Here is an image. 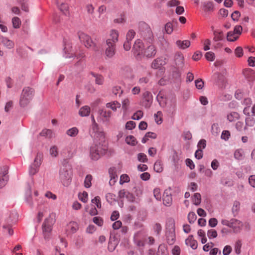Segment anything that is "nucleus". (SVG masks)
Masks as SVG:
<instances>
[{"instance_id": "1", "label": "nucleus", "mask_w": 255, "mask_h": 255, "mask_svg": "<svg viewBox=\"0 0 255 255\" xmlns=\"http://www.w3.org/2000/svg\"><path fill=\"white\" fill-rule=\"evenodd\" d=\"M59 179L64 186H68L71 183L72 176V168L67 160H63L59 169Z\"/></svg>"}, {"instance_id": "2", "label": "nucleus", "mask_w": 255, "mask_h": 255, "mask_svg": "<svg viewBox=\"0 0 255 255\" xmlns=\"http://www.w3.org/2000/svg\"><path fill=\"white\" fill-rule=\"evenodd\" d=\"M56 221V215L52 213L46 218L42 225V235L44 239L48 241L50 239L53 226Z\"/></svg>"}, {"instance_id": "3", "label": "nucleus", "mask_w": 255, "mask_h": 255, "mask_svg": "<svg viewBox=\"0 0 255 255\" xmlns=\"http://www.w3.org/2000/svg\"><path fill=\"white\" fill-rule=\"evenodd\" d=\"M34 90L29 87H25L21 93L19 105L22 107H26L32 100L34 96Z\"/></svg>"}, {"instance_id": "4", "label": "nucleus", "mask_w": 255, "mask_h": 255, "mask_svg": "<svg viewBox=\"0 0 255 255\" xmlns=\"http://www.w3.org/2000/svg\"><path fill=\"white\" fill-rule=\"evenodd\" d=\"M166 242L169 245H172L174 244L176 240L175 233L174 222L173 220H169L166 225Z\"/></svg>"}, {"instance_id": "5", "label": "nucleus", "mask_w": 255, "mask_h": 255, "mask_svg": "<svg viewBox=\"0 0 255 255\" xmlns=\"http://www.w3.org/2000/svg\"><path fill=\"white\" fill-rule=\"evenodd\" d=\"M78 36L80 41L84 44L86 47L93 48L95 51L98 50L96 44L93 42L90 36L83 32H80L78 33Z\"/></svg>"}, {"instance_id": "6", "label": "nucleus", "mask_w": 255, "mask_h": 255, "mask_svg": "<svg viewBox=\"0 0 255 255\" xmlns=\"http://www.w3.org/2000/svg\"><path fill=\"white\" fill-rule=\"evenodd\" d=\"M106 149H103L100 143L94 144L91 146L90 155L93 160H97L101 156V155L105 153Z\"/></svg>"}, {"instance_id": "7", "label": "nucleus", "mask_w": 255, "mask_h": 255, "mask_svg": "<svg viewBox=\"0 0 255 255\" xmlns=\"http://www.w3.org/2000/svg\"><path fill=\"white\" fill-rule=\"evenodd\" d=\"M143 44L142 42L139 40H136L133 46L132 51L135 56H140L143 54Z\"/></svg>"}, {"instance_id": "8", "label": "nucleus", "mask_w": 255, "mask_h": 255, "mask_svg": "<svg viewBox=\"0 0 255 255\" xmlns=\"http://www.w3.org/2000/svg\"><path fill=\"white\" fill-rule=\"evenodd\" d=\"M7 174V171L6 168H0V188L4 187L7 183L8 180Z\"/></svg>"}, {"instance_id": "9", "label": "nucleus", "mask_w": 255, "mask_h": 255, "mask_svg": "<svg viewBox=\"0 0 255 255\" xmlns=\"http://www.w3.org/2000/svg\"><path fill=\"white\" fill-rule=\"evenodd\" d=\"M107 47L105 49V54L109 58H112L116 53V45L111 44L109 41L106 43Z\"/></svg>"}, {"instance_id": "10", "label": "nucleus", "mask_w": 255, "mask_h": 255, "mask_svg": "<svg viewBox=\"0 0 255 255\" xmlns=\"http://www.w3.org/2000/svg\"><path fill=\"white\" fill-rule=\"evenodd\" d=\"M163 202L166 206H170L172 202V198L170 190H166L163 195Z\"/></svg>"}, {"instance_id": "11", "label": "nucleus", "mask_w": 255, "mask_h": 255, "mask_svg": "<svg viewBox=\"0 0 255 255\" xmlns=\"http://www.w3.org/2000/svg\"><path fill=\"white\" fill-rule=\"evenodd\" d=\"M119 37V33L118 31L112 29L110 31V37L107 39L106 43H108L109 41L111 44H115L118 41Z\"/></svg>"}, {"instance_id": "12", "label": "nucleus", "mask_w": 255, "mask_h": 255, "mask_svg": "<svg viewBox=\"0 0 255 255\" xmlns=\"http://www.w3.org/2000/svg\"><path fill=\"white\" fill-rule=\"evenodd\" d=\"M156 50L154 45H151L147 47V48L144 50L143 55L146 57L150 58L155 55Z\"/></svg>"}, {"instance_id": "13", "label": "nucleus", "mask_w": 255, "mask_h": 255, "mask_svg": "<svg viewBox=\"0 0 255 255\" xmlns=\"http://www.w3.org/2000/svg\"><path fill=\"white\" fill-rule=\"evenodd\" d=\"M118 243V240L115 237H110L108 246V250L111 252H113L117 246Z\"/></svg>"}, {"instance_id": "14", "label": "nucleus", "mask_w": 255, "mask_h": 255, "mask_svg": "<svg viewBox=\"0 0 255 255\" xmlns=\"http://www.w3.org/2000/svg\"><path fill=\"white\" fill-rule=\"evenodd\" d=\"M185 244L187 246H190L192 249L195 250L197 248V242L193 239V235H190L185 240Z\"/></svg>"}, {"instance_id": "15", "label": "nucleus", "mask_w": 255, "mask_h": 255, "mask_svg": "<svg viewBox=\"0 0 255 255\" xmlns=\"http://www.w3.org/2000/svg\"><path fill=\"white\" fill-rule=\"evenodd\" d=\"M243 74L249 81H253L255 79V72L252 69L245 70L243 71Z\"/></svg>"}, {"instance_id": "16", "label": "nucleus", "mask_w": 255, "mask_h": 255, "mask_svg": "<svg viewBox=\"0 0 255 255\" xmlns=\"http://www.w3.org/2000/svg\"><path fill=\"white\" fill-rule=\"evenodd\" d=\"M109 173L110 175L111 180L109 183L111 185H114L118 178V176L116 174V170L114 167L110 168L109 170Z\"/></svg>"}, {"instance_id": "17", "label": "nucleus", "mask_w": 255, "mask_h": 255, "mask_svg": "<svg viewBox=\"0 0 255 255\" xmlns=\"http://www.w3.org/2000/svg\"><path fill=\"white\" fill-rule=\"evenodd\" d=\"M1 43L7 49H11L14 46V42L6 37H1Z\"/></svg>"}, {"instance_id": "18", "label": "nucleus", "mask_w": 255, "mask_h": 255, "mask_svg": "<svg viewBox=\"0 0 255 255\" xmlns=\"http://www.w3.org/2000/svg\"><path fill=\"white\" fill-rule=\"evenodd\" d=\"M175 62L178 68H181L184 65V57L182 54H176L175 57Z\"/></svg>"}, {"instance_id": "19", "label": "nucleus", "mask_w": 255, "mask_h": 255, "mask_svg": "<svg viewBox=\"0 0 255 255\" xmlns=\"http://www.w3.org/2000/svg\"><path fill=\"white\" fill-rule=\"evenodd\" d=\"M92 130L93 132L95 133L94 135V136H100V137H104V133L103 132L99 131L98 125L96 123L95 120H94V122L92 124Z\"/></svg>"}, {"instance_id": "20", "label": "nucleus", "mask_w": 255, "mask_h": 255, "mask_svg": "<svg viewBox=\"0 0 255 255\" xmlns=\"http://www.w3.org/2000/svg\"><path fill=\"white\" fill-rule=\"evenodd\" d=\"M156 99L161 106L164 107L166 105V98L164 97V95L163 93L159 92V93L157 95Z\"/></svg>"}, {"instance_id": "21", "label": "nucleus", "mask_w": 255, "mask_h": 255, "mask_svg": "<svg viewBox=\"0 0 255 255\" xmlns=\"http://www.w3.org/2000/svg\"><path fill=\"white\" fill-rule=\"evenodd\" d=\"M90 113V108L88 106H85L81 108L79 111V114L81 117H86L89 115Z\"/></svg>"}, {"instance_id": "22", "label": "nucleus", "mask_w": 255, "mask_h": 255, "mask_svg": "<svg viewBox=\"0 0 255 255\" xmlns=\"http://www.w3.org/2000/svg\"><path fill=\"white\" fill-rule=\"evenodd\" d=\"M98 113L102 117L104 118L106 121H109V119L112 114L111 111H107L104 109L99 110L98 111Z\"/></svg>"}, {"instance_id": "23", "label": "nucleus", "mask_w": 255, "mask_h": 255, "mask_svg": "<svg viewBox=\"0 0 255 255\" xmlns=\"http://www.w3.org/2000/svg\"><path fill=\"white\" fill-rule=\"evenodd\" d=\"M177 45L181 49H185L190 45V42L189 40L181 41L178 40L176 41Z\"/></svg>"}, {"instance_id": "24", "label": "nucleus", "mask_w": 255, "mask_h": 255, "mask_svg": "<svg viewBox=\"0 0 255 255\" xmlns=\"http://www.w3.org/2000/svg\"><path fill=\"white\" fill-rule=\"evenodd\" d=\"M91 75L95 78V83L96 84L101 85L104 83V77L101 75L96 74L94 72H91L90 73Z\"/></svg>"}, {"instance_id": "25", "label": "nucleus", "mask_w": 255, "mask_h": 255, "mask_svg": "<svg viewBox=\"0 0 255 255\" xmlns=\"http://www.w3.org/2000/svg\"><path fill=\"white\" fill-rule=\"evenodd\" d=\"M138 234L139 233L138 232L134 235V242L135 244L139 248V250L140 252H141V254H142L143 251L142 249H141L140 248L143 247L144 245V244L141 240H138L137 239V236Z\"/></svg>"}, {"instance_id": "26", "label": "nucleus", "mask_w": 255, "mask_h": 255, "mask_svg": "<svg viewBox=\"0 0 255 255\" xmlns=\"http://www.w3.org/2000/svg\"><path fill=\"white\" fill-rule=\"evenodd\" d=\"M213 34L214 35L213 40L215 41H221L224 38V34L223 31L215 30L213 32Z\"/></svg>"}, {"instance_id": "27", "label": "nucleus", "mask_w": 255, "mask_h": 255, "mask_svg": "<svg viewBox=\"0 0 255 255\" xmlns=\"http://www.w3.org/2000/svg\"><path fill=\"white\" fill-rule=\"evenodd\" d=\"M26 202L30 206L33 205V201L31 196V191L29 187L27 188L26 195L25 197Z\"/></svg>"}, {"instance_id": "28", "label": "nucleus", "mask_w": 255, "mask_h": 255, "mask_svg": "<svg viewBox=\"0 0 255 255\" xmlns=\"http://www.w3.org/2000/svg\"><path fill=\"white\" fill-rule=\"evenodd\" d=\"M230 228H232L233 229H235L236 227H242L243 226L242 223L236 219H232L230 220Z\"/></svg>"}, {"instance_id": "29", "label": "nucleus", "mask_w": 255, "mask_h": 255, "mask_svg": "<svg viewBox=\"0 0 255 255\" xmlns=\"http://www.w3.org/2000/svg\"><path fill=\"white\" fill-rule=\"evenodd\" d=\"M106 107L108 108H111L113 111H116L117 108L121 107V104L117 101H114L113 103H108L106 104Z\"/></svg>"}, {"instance_id": "30", "label": "nucleus", "mask_w": 255, "mask_h": 255, "mask_svg": "<svg viewBox=\"0 0 255 255\" xmlns=\"http://www.w3.org/2000/svg\"><path fill=\"white\" fill-rule=\"evenodd\" d=\"M43 158V153L42 152H37V155L34 159L33 164L39 166L41 164V160Z\"/></svg>"}, {"instance_id": "31", "label": "nucleus", "mask_w": 255, "mask_h": 255, "mask_svg": "<svg viewBox=\"0 0 255 255\" xmlns=\"http://www.w3.org/2000/svg\"><path fill=\"white\" fill-rule=\"evenodd\" d=\"M201 194L199 193H195L192 199L193 204L196 206H198L201 203Z\"/></svg>"}, {"instance_id": "32", "label": "nucleus", "mask_w": 255, "mask_h": 255, "mask_svg": "<svg viewBox=\"0 0 255 255\" xmlns=\"http://www.w3.org/2000/svg\"><path fill=\"white\" fill-rule=\"evenodd\" d=\"M246 127L245 129H246V127H253L255 125V119L251 116H249L246 119Z\"/></svg>"}, {"instance_id": "33", "label": "nucleus", "mask_w": 255, "mask_h": 255, "mask_svg": "<svg viewBox=\"0 0 255 255\" xmlns=\"http://www.w3.org/2000/svg\"><path fill=\"white\" fill-rule=\"evenodd\" d=\"M126 141L127 144H130L133 146L135 145L137 143L135 138L132 135L128 136L126 137Z\"/></svg>"}, {"instance_id": "34", "label": "nucleus", "mask_w": 255, "mask_h": 255, "mask_svg": "<svg viewBox=\"0 0 255 255\" xmlns=\"http://www.w3.org/2000/svg\"><path fill=\"white\" fill-rule=\"evenodd\" d=\"M239 38L238 35L235 34L233 31H229L227 33V39L229 41H235Z\"/></svg>"}, {"instance_id": "35", "label": "nucleus", "mask_w": 255, "mask_h": 255, "mask_svg": "<svg viewBox=\"0 0 255 255\" xmlns=\"http://www.w3.org/2000/svg\"><path fill=\"white\" fill-rule=\"evenodd\" d=\"M162 65V61L159 58L154 59L151 63V67L153 69H158Z\"/></svg>"}, {"instance_id": "36", "label": "nucleus", "mask_w": 255, "mask_h": 255, "mask_svg": "<svg viewBox=\"0 0 255 255\" xmlns=\"http://www.w3.org/2000/svg\"><path fill=\"white\" fill-rule=\"evenodd\" d=\"M78 129L77 128L74 127L67 130L66 133L70 136L74 137L78 133Z\"/></svg>"}, {"instance_id": "37", "label": "nucleus", "mask_w": 255, "mask_h": 255, "mask_svg": "<svg viewBox=\"0 0 255 255\" xmlns=\"http://www.w3.org/2000/svg\"><path fill=\"white\" fill-rule=\"evenodd\" d=\"M180 73L178 68H174L172 71V76L175 80L179 81L180 78Z\"/></svg>"}, {"instance_id": "38", "label": "nucleus", "mask_w": 255, "mask_h": 255, "mask_svg": "<svg viewBox=\"0 0 255 255\" xmlns=\"http://www.w3.org/2000/svg\"><path fill=\"white\" fill-rule=\"evenodd\" d=\"M154 170L157 172H161L163 170V167L160 160L155 162L154 165Z\"/></svg>"}, {"instance_id": "39", "label": "nucleus", "mask_w": 255, "mask_h": 255, "mask_svg": "<svg viewBox=\"0 0 255 255\" xmlns=\"http://www.w3.org/2000/svg\"><path fill=\"white\" fill-rule=\"evenodd\" d=\"M13 27L15 28H18L21 24V20L18 17H14L12 19Z\"/></svg>"}, {"instance_id": "40", "label": "nucleus", "mask_w": 255, "mask_h": 255, "mask_svg": "<svg viewBox=\"0 0 255 255\" xmlns=\"http://www.w3.org/2000/svg\"><path fill=\"white\" fill-rule=\"evenodd\" d=\"M173 25L171 22H167L164 26V30L167 34H171L173 31Z\"/></svg>"}, {"instance_id": "41", "label": "nucleus", "mask_w": 255, "mask_h": 255, "mask_svg": "<svg viewBox=\"0 0 255 255\" xmlns=\"http://www.w3.org/2000/svg\"><path fill=\"white\" fill-rule=\"evenodd\" d=\"M92 176L91 175H87L84 181V186L86 188H89L91 186Z\"/></svg>"}, {"instance_id": "42", "label": "nucleus", "mask_w": 255, "mask_h": 255, "mask_svg": "<svg viewBox=\"0 0 255 255\" xmlns=\"http://www.w3.org/2000/svg\"><path fill=\"white\" fill-rule=\"evenodd\" d=\"M240 203L239 201H236L234 203V205L232 208V212L235 215L237 214L239 210H240Z\"/></svg>"}, {"instance_id": "43", "label": "nucleus", "mask_w": 255, "mask_h": 255, "mask_svg": "<svg viewBox=\"0 0 255 255\" xmlns=\"http://www.w3.org/2000/svg\"><path fill=\"white\" fill-rule=\"evenodd\" d=\"M239 115L236 112H233L228 115L227 116V119L230 122H233L236 119H239Z\"/></svg>"}, {"instance_id": "44", "label": "nucleus", "mask_w": 255, "mask_h": 255, "mask_svg": "<svg viewBox=\"0 0 255 255\" xmlns=\"http://www.w3.org/2000/svg\"><path fill=\"white\" fill-rule=\"evenodd\" d=\"M59 9L66 14V12L68 10V6L67 3L61 2L60 4L57 3Z\"/></svg>"}, {"instance_id": "45", "label": "nucleus", "mask_w": 255, "mask_h": 255, "mask_svg": "<svg viewBox=\"0 0 255 255\" xmlns=\"http://www.w3.org/2000/svg\"><path fill=\"white\" fill-rule=\"evenodd\" d=\"M112 92L114 95L116 96L119 95V97H120L123 93V90L121 89V87L118 86L113 87Z\"/></svg>"}, {"instance_id": "46", "label": "nucleus", "mask_w": 255, "mask_h": 255, "mask_svg": "<svg viewBox=\"0 0 255 255\" xmlns=\"http://www.w3.org/2000/svg\"><path fill=\"white\" fill-rule=\"evenodd\" d=\"M197 216L193 212H190L188 215V219L190 224L193 223L196 220Z\"/></svg>"}, {"instance_id": "47", "label": "nucleus", "mask_w": 255, "mask_h": 255, "mask_svg": "<svg viewBox=\"0 0 255 255\" xmlns=\"http://www.w3.org/2000/svg\"><path fill=\"white\" fill-rule=\"evenodd\" d=\"M39 167V166H37L36 165H34V164H32L30 166V168H29V174L32 175L36 174L38 170Z\"/></svg>"}, {"instance_id": "48", "label": "nucleus", "mask_w": 255, "mask_h": 255, "mask_svg": "<svg viewBox=\"0 0 255 255\" xmlns=\"http://www.w3.org/2000/svg\"><path fill=\"white\" fill-rule=\"evenodd\" d=\"M139 28L143 27L145 28L146 30L147 33L148 34L149 37H150L152 35V32L150 29V28L148 27L147 24H146L145 23L141 22L139 23Z\"/></svg>"}, {"instance_id": "49", "label": "nucleus", "mask_w": 255, "mask_h": 255, "mask_svg": "<svg viewBox=\"0 0 255 255\" xmlns=\"http://www.w3.org/2000/svg\"><path fill=\"white\" fill-rule=\"evenodd\" d=\"M50 154L51 155V156L54 157H55L58 155V148L56 146L54 145L50 148Z\"/></svg>"}, {"instance_id": "50", "label": "nucleus", "mask_w": 255, "mask_h": 255, "mask_svg": "<svg viewBox=\"0 0 255 255\" xmlns=\"http://www.w3.org/2000/svg\"><path fill=\"white\" fill-rule=\"evenodd\" d=\"M212 133L214 135H217L220 132V129L217 124H213L212 126Z\"/></svg>"}, {"instance_id": "51", "label": "nucleus", "mask_w": 255, "mask_h": 255, "mask_svg": "<svg viewBox=\"0 0 255 255\" xmlns=\"http://www.w3.org/2000/svg\"><path fill=\"white\" fill-rule=\"evenodd\" d=\"M69 226L72 233H75L78 229V225L76 222H70Z\"/></svg>"}, {"instance_id": "52", "label": "nucleus", "mask_w": 255, "mask_h": 255, "mask_svg": "<svg viewBox=\"0 0 255 255\" xmlns=\"http://www.w3.org/2000/svg\"><path fill=\"white\" fill-rule=\"evenodd\" d=\"M78 197L79 199L84 203H86L88 201V193L86 192L79 194Z\"/></svg>"}, {"instance_id": "53", "label": "nucleus", "mask_w": 255, "mask_h": 255, "mask_svg": "<svg viewBox=\"0 0 255 255\" xmlns=\"http://www.w3.org/2000/svg\"><path fill=\"white\" fill-rule=\"evenodd\" d=\"M205 56L207 60L211 61H214L215 58V54L211 51L206 52Z\"/></svg>"}, {"instance_id": "54", "label": "nucleus", "mask_w": 255, "mask_h": 255, "mask_svg": "<svg viewBox=\"0 0 255 255\" xmlns=\"http://www.w3.org/2000/svg\"><path fill=\"white\" fill-rule=\"evenodd\" d=\"M207 236L209 239L215 238L217 237V232L214 229L209 230L207 232Z\"/></svg>"}, {"instance_id": "55", "label": "nucleus", "mask_w": 255, "mask_h": 255, "mask_svg": "<svg viewBox=\"0 0 255 255\" xmlns=\"http://www.w3.org/2000/svg\"><path fill=\"white\" fill-rule=\"evenodd\" d=\"M137 159L139 161L146 162L147 161L146 155L143 153H139L137 155Z\"/></svg>"}, {"instance_id": "56", "label": "nucleus", "mask_w": 255, "mask_h": 255, "mask_svg": "<svg viewBox=\"0 0 255 255\" xmlns=\"http://www.w3.org/2000/svg\"><path fill=\"white\" fill-rule=\"evenodd\" d=\"M162 115L161 111H158L156 114L154 115L155 120L157 124H160L162 122L161 116Z\"/></svg>"}, {"instance_id": "57", "label": "nucleus", "mask_w": 255, "mask_h": 255, "mask_svg": "<svg viewBox=\"0 0 255 255\" xmlns=\"http://www.w3.org/2000/svg\"><path fill=\"white\" fill-rule=\"evenodd\" d=\"M204 7L205 11H211L214 8L213 3L211 2H205L204 3Z\"/></svg>"}, {"instance_id": "58", "label": "nucleus", "mask_w": 255, "mask_h": 255, "mask_svg": "<svg viewBox=\"0 0 255 255\" xmlns=\"http://www.w3.org/2000/svg\"><path fill=\"white\" fill-rule=\"evenodd\" d=\"M17 0L19 3H21L22 10H23L26 12H28L29 11L28 6L25 3L26 0Z\"/></svg>"}, {"instance_id": "59", "label": "nucleus", "mask_w": 255, "mask_h": 255, "mask_svg": "<svg viewBox=\"0 0 255 255\" xmlns=\"http://www.w3.org/2000/svg\"><path fill=\"white\" fill-rule=\"evenodd\" d=\"M157 255H168L167 251L164 247H159Z\"/></svg>"}, {"instance_id": "60", "label": "nucleus", "mask_w": 255, "mask_h": 255, "mask_svg": "<svg viewBox=\"0 0 255 255\" xmlns=\"http://www.w3.org/2000/svg\"><path fill=\"white\" fill-rule=\"evenodd\" d=\"M143 116V113L141 111H138L135 113L132 116V119L134 120H138Z\"/></svg>"}, {"instance_id": "61", "label": "nucleus", "mask_w": 255, "mask_h": 255, "mask_svg": "<svg viewBox=\"0 0 255 255\" xmlns=\"http://www.w3.org/2000/svg\"><path fill=\"white\" fill-rule=\"evenodd\" d=\"M135 34V32L133 30H129L127 34L126 40L131 41L132 39L134 38Z\"/></svg>"}, {"instance_id": "62", "label": "nucleus", "mask_w": 255, "mask_h": 255, "mask_svg": "<svg viewBox=\"0 0 255 255\" xmlns=\"http://www.w3.org/2000/svg\"><path fill=\"white\" fill-rule=\"evenodd\" d=\"M93 222L99 226H102L103 224V220L100 217H95L93 219Z\"/></svg>"}, {"instance_id": "63", "label": "nucleus", "mask_w": 255, "mask_h": 255, "mask_svg": "<svg viewBox=\"0 0 255 255\" xmlns=\"http://www.w3.org/2000/svg\"><path fill=\"white\" fill-rule=\"evenodd\" d=\"M242 247V242L241 240H238L235 244V252L237 254H239L241 253V249Z\"/></svg>"}, {"instance_id": "64", "label": "nucleus", "mask_w": 255, "mask_h": 255, "mask_svg": "<svg viewBox=\"0 0 255 255\" xmlns=\"http://www.w3.org/2000/svg\"><path fill=\"white\" fill-rule=\"evenodd\" d=\"M243 30L242 26L241 25H236L234 27V31H233L235 33V34L236 35H240L241 34Z\"/></svg>"}]
</instances>
